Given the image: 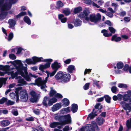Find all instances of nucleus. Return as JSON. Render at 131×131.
Listing matches in <instances>:
<instances>
[{"label": "nucleus", "mask_w": 131, "mask_h": 131, "mask_svg": "<svg viewBox=\"0 0 131 131\" xmlns=\"http://www.w3.org/2000/svg\"><path fill=\"white\" fill-rule=\"evenodd\" d=\"M88 129V131H95L94 126L91 124H89L87 126L82 127L79 131H85V129Z\"/></svg>", "instance_id": "nucleus-9"}, {"label": "nucleus", "mask_w": 131, "mask_h": 131, "mask_svg": "<svg viewBox=\"0 0 131 131\" xmlns=\"http://www.w3.org/2000/svg\"><path fill=\"white\" fill-rule=\"evenodd\" d=\"M33 112L37 115H39L40 114V111L38 109L34 110L33 111Z\"/></svg>", "instance_id": "nucleus-61"}, {"label": "nucleus", "mask_w": 131, "mask_h": 131, "mask_svg": "<svg viewBox=\"0 0 131 131\" xmlns=\"http://www.w3.org/2000/svg\"><path fill=\"white\" fill-rule=\"evenodd\" d=\"M116 67L118 69H122L124 67V64L122 62H119L116 64Z\"/></svg>", "instance_id": "nucleus-38"}, {"label": "nucleus", "mask_w": 131, "mask_h": 131, "mask_svg": "<svg viewBox=\"0 0 131 131\" xmlns=\"http://www.w3.org/2000/svg\"><path fill=\"white\" fill-rule=\"evenodd\" d=\"M55 96L57 98H61L63 97L62 95L61 94L57 93L55 95Z\"/></svg>", "instance_id": "nucleus-64"}, {"label": "nucleus", "mask_w": 131, "mask_h": 131, "mask_svg": "<svg viewBox=\"0 0 131 131\" xmlns=\"http://www.w3.org/2000/svg\"><path fill=\"white\" fill-rule=\"evenodd\" d=\"M61 103H57L51 107L52 111L54 112L60 109L62 107Z\"/></svg>", "instance_id": "nucleus-13"}, {"label": "nucleus", "mask_w": 131, "mask_h": 131, "mask_svg": "<svg viewBox=\"0 0 131 131\" xmlns=\"http://www.w3.org/2000/svg\"><path fill=\"white\" fill-rule=\"evenodd\" d=\"M82 22L79 19H76L74 21L73 23L75 26H80L81 25Z\"/></svg>", "instance_id": "nucleus-26"}, {"label": "nucleus", "mask_w": 131, "mask_h": 131, "mask_svg": "<svg viewBox=\"0 0 131 131\" xmlns=\"http://www.w3.org/2000/svg\"><path fill=\"white\" fill-rule=\"evenodd\" d=\"M70 107L69 106L66 108H63L60 111L61 113L62 112V111H63L66 112L67 113H69L70 111Z\"/></svg>", "instance_id": "nucleus-53"}, {"label": "nucleus", "mask_w": 131, "mask_h": 131, "mask_svg": "<svg viewBox=\"0 0 131 131\" xmlns=\"http://www.w3.org/2000/svg\"><path fill=\"white\" fill-rule=\"evenodd\" d=\"M64 120L62 123L63 125H65L71 123V117L70 114L64 115Z\"/></svg>", "instance_id": "nucleus-8"}, {"label": "nucleus", "mask_w": 131, "mask_h": 131, "mask_svg": "<svg viewBox=\"0 0 131 131\" xmlns=\"http://www.w3.org/2000/svg\"><path fill=\"white\" fill-rule=\"evenodd\" d=\"M126 125L127 128H131V118H129V119L126 122Z\"/></svg>", "instance_id": "nucleus-45"}, {"label": "nucleus", "mask_w": 131, "mask_h": 131, "mask_svg": "<svg viewBox=\"0 0 131 131\" xmlns=\"http://www.w3.org/2000/svg\"><path fill=\"white\" fill-rule=\"evenodd\" d=\"M90 13L89 10L87 9H85L83 10V13H81L79 15L78 17L81 19L85 18L86 20L89 19L88 15Z\"/></svg>", "instance_id": "nucleus-6"}, {"label": "nucleus", "mask_w": 131, "mask_h": 131, "mask_svg": "<svg viewBox=\"0 0 131 131\" xmlns=\"http://www.w3.org/2000/svg\"><path fill=\"white\" fill-rule=\"evenodd\" d=\"M92 81V85L94 87H95V85L98 88H100L101 87L100 86L99 84V81L94 80H93Z\"/></svg>", "instance_id": "nucleus-36"}, {"label": "nucleus", "mask_w": 131, "mask_h": 131, "mask_svg": "<svg viewBox=\"0 0 131 131\" xmlns=\"http://www.w3.org/2000/svg\"><path fill=\"white\" fill-rule=\"evenodd\" d=\"M12 5L9 3H5L1 7V10L5 11L9 10L11 8Z\"/></svg>", "instance_id": "nucleus-12"}, {"label": "nucleus", "mask_w": 131, "mask_h": 131, "mask_svg": "<svg viewBox=\"0 0 131 131\" xmlns=\"http://www.w3.org/2000/svg\"><path fill=\"white\" fill-rule=\"evenodd\" d=\"M105 14L106 15L110 18L112 17L113 16V15L112 13L110 12H107Z\"/></svg>", "instance_id": "nucleus-60"}, {"label": "nucleus", "mask_w": 131, "mask_h": 131, "mask_svg": "<svg viewBox=\"0 0 131 131\" xmlns=\"http://www.w3.org/2000/svg\"><path fill=\"white\" fill-rule=\"evenodd\" d=\"M82 10V7H81L79 6L74 8V12L75 14H77L80 12Z\"/></svg>", "instance_id": "nucleus-37"}, {"label": "nucleus", "mask_w": 131, "mask_h": 131, "mask_svg": "<svg viewBox=\"0 0 131 131\" xmlns=\"http://www.w3.org/2000/svg\"><path fill=\"white\" fill-rule=\"evenodd\" d=\"M26 14L27 13L26 12H21L19 13L18 15L16 16V18H19L22 16L26 15Z\"/></svg>", "instance_id": "nucleus-44"}, {"label": "nucleus", "mask_w": 131, "mask_h": 131, "mask_svg": "<svg viewBox=\"0 0 131 131\" xmlns=\"http://www.w3.org/2000/svg\"><path fill=\"white\" fill-rule=\"evenodd\" d=\"M62 106L64 107H67L68 106L70 103V102L69 100L67 98H64L62 100Z\"/></svg>", "instance_id": "nucleus-18"}, {"label": "nucleus", "mask_w": 131, "mask_h": 131, "mask_svg": "<svg viewBox=\"0 0 131 131\" xmlns=\"http://www.w3.org/2000/svg\"><path fill=\"white\" fill-rule=\"evenodd\" d=\"M117 88L115 86H113L111 88L112 92L114 93H116L117 91Z\"/></svg>", "instance_id": "nucleus-56"}, {"label": "nucleus", "mask_w": 131, "mask_h": 131, "mask_svg": "<svg viewBox=\"0 0 131 131\" xmlns=\"http://www.w3.org/2000/svg\"><path fill=\"white\" fill-rule=\"evenodd\" d=\"M48 68L45 64L40 65L39 67V69L42 72H45L44 70L45 69Z\"/></svg>", "instance_id": "nucleus-41"}, {"label": "nucleus", "mask_w": 131, "mask_h": 131, "mask_svg": "<svg viewBox=\"0 0 131 131\" xmlns=\"http://www.w3.org/2000/svg\"><path fill=\"white\" fill-rule=\"evenodd\" d=\"M9 58L12 60H15L16 59V57L14 54L11 53L9 54Z\"/></svg>", "instance_id": "nucleus-50"}, {"label": "nucleus", "mask_w": 131, "mask_h": 131, "mask_svg": "<svg viewBox=\"0 0 131 131\" xmlns=\"http://www.w3.org/2000/svg\"><path fill=\"white\" fill-rule=\"evenodd\" d=\"M14 37L13 33L12 32H10L8 35V41H10Z\"/></svg>", "instance_id": "nucleus-48"}, {"label": "nucleus", "mask_w": 131, "mask_h": 131, "mask_svg": "<svg viewBox=\"0 0 131 131\" xmlns=\"http://www.w3.org/2000/svg\"><path fill=\"white\" fill-rule=\"evenodd\" d=\"M50 89L51 90L49 92V96L52 97L56 93V92L55 90L53 89L52 87H51Z\"/></svg>", "instance_id": "nucleus-43"}, {"label": "nucleus", "mask_w": 131, "mask_h": 131, "mask_svg": "<svg viewBox=\"0 0 131 131\" xmlns=\"http://www.w3.org/2000/svg\"><path fill=\"white\" fill-rule=\"evenodd\" d=\"M96 122L99 125H102L105 121V119L101 117H98L96 119Z\"/></svg>", "instance_id": "nucleus-28"}, {"label": "nucleus", "mask_w": 131, "mask_h": 131, "mask_svg": "<svg viewBox=\"0 0 131 131\" xmlns=\"http://www.w3.org/2000/svg\"><path fill=\"white\" fill-rule=\"evenodd\" d=\"M108 29L112 34L115 33L116 31V30L112 27H109Z\"/></svg>", "instance_id": "nucleus-49"}, {"label": "nucleus", "mask_w": 131, "mask_h": 131, "mask_svg": "<svg viewBox=\"0 0 131 131\" xmlns=\"http://www.w3.org/2000/svg\"><path fill=\"white\" fill-rule=\"evenodd\" d=\"M107 32V30L106 29H103L101 31L102 33L103 34V36L105 37H109L112 36V34L108 33Z\"/></svg>", "instance_id": "nucleus-29"}, {"label": "nucleus", "mask_w": 131, "mask_h": 131, "mask_svg": "<svg viewBox=\"0 0 131 131\" xmlns=\"http://www.w3.org/2000/svg\"><path fill=\"white\" fill-rule=\"evenodd\" d=\"M95 109L93 108L91 113H90L88 115L87 119H88L89 117L90 119H93L99 113H98L97 111H95Z\"/></svg>", "instance_id": "nucleus-11"}, {"label": "nucleus", "mask_w": 131, "mask_h": 131, "mask_svg": "<svg viewBox=\"0 0 131 131\" xmlns=\"http://www.w3.org/2000/svg\"><path fill=\"white\" fill-rule=\"evenodd\" d=\"M15 63H16V66H15L17 70V71L24 70L25 72L27 71V68L26 67L23 66V64L21 61L19 60H16Z\"/></svg>", "instance_id": "nucleus-4"}, {"label": "nucleus", "mask_w": 131, "mask_h": 131, "mask_svg": "<svg viewBox=\"0 0 131 131\" xmlns=\"http://www.w3.org/2000/svg\"><path fill=\"white\" fill-rule=\"evenodd\" d=\"M78 109V106L77 104L73 103L72 105L71 110L73 113L76 112L77 111Z\"/></svg>", "instance_id": "nucleus-22"}, {"label": "nucleus", "mask_w": 131, "mask_h": 131, "mask_svg": "<svg viewBox=\"0 0 131 131\" xmlns=\"http://www.w3.org/2000/svg\"><path fill=\"white\" fill-rule=\"evenodd\" d=\"M10 124L9 121L8 120H4L0 122V125L2 127H5Z\"/></svg>", "instance_id": "nucleus-17"}, {"label": "nucleus", "mask_w": 131, "mask_h": 131, "mask_svg": "<svg viewBox=\"0 0 131 131\" xmlns=\"http://www.w3.org/2000/svg\"><path fill=\"white\" fill-rule=\"evenodd\" d=\"M10 66L8 65L4 66V71H7L10 70Z\"/></svg>", "instance_id": "nucleus-55"}, {"label": "nucleus", "mask_w": 131, "mask_h": 131, "mask_svg": "<svg viewBox=\"0 0 131 131\" xmlns=\"http://www.w3.org/2000/svg\"><path fill=\"white\" fill-rule=\"evenodd\" d=\"M20 100L22 101L26 102L28 100V94L26 90H23L19 93Z\"/></svg>", "instance_id": "nucleus-5"}, {"label": "nucleus", "mask_w": 131, "mask_h": 131, "mask_svg": "<svg viewBox=\"0 0 131 131\" xmlns=\"http://www.w3.org/2000/svg\"><path fill=\"white\" fill-rule=\"evenodd\" d=\"M30 94L32 97L37 96L36 92L34 91H31L30 93Z\"/></svg>", "instance_id": "nucleus-63"}, {"label": "nucleus", "mask_w": 131, "mask_h": 131, "mask_svg": "<svg viewBox=\"0 0 131 131\" xmlns=\"http://www.w3.org/2000/svg\"><path fill=\"white\" fill-rule=\"evenodd\" d=\"M18 82L19 83H20L21 84H18V85L21 86L23 85H26L27 83V82L24 81V80L23 79H19L18 80Z\"/></svg>", "instance_id": "nucleus-33"}, {"label": "nucleus", "mask_w": 131, "mask_h": 131, "mask_svg": "<svg viewBox=\"0 0 131 131\" xmlns=\"http://www.w3.org/2000/svg\"><path fill=\"white\" fill-rule=\"evenodd\" d=\"M15 102L14 101H12L10 100H8L6 102V104L8 105H12L14 104Z\"/></svg>", "instance_id": "nucleus-54"}, {"label": "nucleus", "mask_w": 131, "mask_h": 131, "mask_svg": "<svg viewBox=\"0 0 131 131\" xmlns=\"http://www.w3.org/2000/svg\"><path fill=\"white\" fill-rule=\"evenodd\" d=\"M90 85V83H88L85 84L84 86V89L85 90H87L88 89Z\"/></svg>", "instance_id": "nucleus-62"}, {"label": "nucleus", "mask_w": 131, "mask_h": 131, "mask_svg": "<svg viewBox=\"0 0 131 131\" xmlns=\"http://www.w3.org/2000/svg\"><path fill=\"white\" fill-rule=\"evenodd\" d=\"M101 19V15L99 13L97 14L96 15L95 14H92L90 15L89 19L86 21H88L90 20L91 22L96 23L97 22L100 21Z\"/></svg>", "instance_id": "nucleus-2"}, {"label": "nucleus", "mask_w": 131, "mask_h": 131, "mask_svg": "<svg viewBox=\"0 0 131 131\" xmlns=\"http://www.w3.org/2000/svg\"><path fill=\"white\" fill-rule=\"evenodd\" d=\"M18 0H9V3L11 5L12 4H15L17 3Z\"/></svg>", "instance_id": "nucleus-58"}, {"label": "nucleus", "mask_w": 131, "mask_h": 131, "mask_svg": "<svg viewBox=\"0 0 131 131\" xmlns=\"http://www.w3.org/2000/svg\"><path fill=\"white\" fill-rule=\"evenodd\" d=\"M54 119L56 120H58L59 123H62L64 120V116H56L54 117Z\"/></svg>", "instance_id": "nucleus-24"}, {"label": "nucleus", "mask_w": 131, "mask_h": 131, "mask_svg": "<svg viewBox=\"0 0 131 131\" xmlns=\"http://www.w3.org/2000/svg\"><path fill=\"white\" fill-rule=\"evenodd\" d=\"M38 100V96L32 97L30 98V101L32 103L37 102Z\"/></svg>", "instance_id": "nucleus-39"}, {"label": "nucleus", "mask_w": 131, "mask_h": 131, "mask_svg": "<svg viewBox=\"0 0 131 131\" xmlns=\"http://www.w3.org/2000/svg\"><path fill=\"white\" fill-rule=\"evenodd\" d=\"M61 67V66L58 65V63L55 61L51 65V67L52 70L57 71L58 69Z\"/></svg>", "instance_id": "nucleus-10"}, {"label": "nucleus", "mask_w": 131, "mask_h": 131, "mask_svg": "<svg viewBox=\"0 0 131 131\" xmlns=\"http://www.w3.org/2000/svg\"><path fill=\"white\" fill-rule=\"evenodd\" d=\"M71 75L69 73H64L61 81L62 83H65L69 82L71 79Z\"/></svg>", "instance_id": "nucleus-7"}, {"label": "nucleus", "mask_w": 131, "mask_h": 131, "mask_svg": "<svg viewBox=\"0 0 131 131\" xmlns=\"http://www.w3.org/2000/svg\"><path fill=\"white\" fill-rule=\"evenodd\" d=\"M104 98H105V100L106 102L108 103H110L111 98L108 95H105L104 96Z\"/></svg>", "instance_id": "nucleus-40"}, {"label": "nucleus", "mask_w": 131, "mask_h": 131, "mask_svg": "<svg viewBox=\"0 0 131 131\" xmlns=\"http://www.w3.org/2000/svg\"><path fill=\"white\" fill-rule=\"evenodd\" d=\"M22 89V87H18V88H16L15 89V92L16 94H19V91L21 90Z\"/></svg>", "instance_id": "nucleus-59"}, {"label": "nucleus", "mask_w": 131, "mask_h": 131, "mask_svg": "<svg viewBox=\"0 0 131 131\" xmlns=\"http://www.w3.org/2000/svg\"><path fill=\"white\" fill-rule=\"evenodd\" d=\"M9 27L11 28L14 26L16 23L15 20L12 19H10L9 20Z\"/></svg>", "instance_id": "nucleus-30"}, {"label": "nucleus", "mask_w": 131, "mask_h": 131, "mask_svg": "<svg viewBox=\"0 0 131 131\" xmlns=\"http://www.w3.org/2000/svg\"><path fill=\"white\" fill-rule=\"evenodd\" d=\"M9 73L11 75L12 79H14L15 78H16L18 75V72L17 71H16L15 73H14L13 71L10 72Z\"/></svg>", "instance_id": "nucleus-34"}, {"label": "nucleus", "mask_w": 131, "mask_h": 131, "mask_svg": "<svg viewBox=\"0 0 131 131\" xmlns=\"http://www.w3.org/2000/svg\"><path fill=\"white\" fill-rule=\"evenodd\" d=\"M118 87L120 88H126L127 87V84L123 83H119L118 84Z\"/></svg>", "instance_id": "nucleus-51"}, {"label": "nucleus", "mask_w": 131, "mask_h": 131, "mask_svg": "<svg viewBox=\"0 0 131 131\" xmlns=\"http://www.w3.org/2000/svg\"><path fill=\"white\" fill-rule=\"evenodd\" d=\"M7 79L5 78H0V81L4 84H6Z\"/></svg>", "instance_id": "nucleus-57"}, {"label": "nucleus", "mask_w": 131, "mask_h": 131, "mask_svg": "<svg viewBox=\"0 0 131 131\" xmlns=\"http://www.w3.org/2000/svg\"><path fill=\"white\" fill-rule=\"evenodd\" d=\"M23 20L24 22L28 25H30L31 24V21L29 17L27 16H25Z\"/></svg>", "instance_id": "nucleus-35"}, {"label": "nucleus", "mask_w": 131, "mask_h": 131, "mask_svg": "<svg viewBox=\"0 0 131 131\" xmlns=\"http://www.w3.org/2000/svg\"><path fill=\"white\" fill-rule=\"evenodd\" d=\"M57 6H55V10L59 9L60 8L63 7L64 5L61 1H58L57 3Z\"/></svg>", "instance_id": "nucleus-25"}, {"label": "nucleus", "mask_w": 131, "mask_h": 131, "mask_svg": "<svg viewBox=\"0 0 131 131\" xmlns=\"http://www.w3.org/2000/svg\"><path fill=\"white\" fill-rule=\"evenodd\" d=\"M75 69V67L73 65H70L68 66L67 68L68 72L70 73H72L73 71Z\"/></svg>", "instance_id": "nucleus-31"}, {"label": "nucleus", "mask_w": 131, "mask_h": 131, "mask_svg": "<svg viewBox=\"0 0 131 131\" xmlns=\"http://www.w3.org/2000/svg\"><path fill=\"white\" fill-rule=\"evenodd\" d=\"M42 79L41 77H39L36 79L35 80V82L36 84L38 86L40 85L42 81Z\"/></svg>", "instance_id": "nucleus-46"}, {"label": "nucleus", "mask_w": 131, "mask_h": 131, "mask_svg": "<svg viewBox=\"0 0 131 131\" xmlns=\"http://www.w3.org/2000/svg\"><path fill=\"white\" fill-rule=\"evenodd\" d=\"M127 94L124 95L123 100L125 101H128L130 98L131 97V90L127 91Z\"/></svg>", "instance_id": "nucleus-15"}, {"label": "nucleus", "mask_w": 131, "mask_h": 131, "mask_svg": "<svg viewBox=\"0 0 131 131\" xmlns=\"http://www.w3.org/2000/svg\"><path fill=\"white\" fill-rule=\"evenodd\" d=\"M53 61V60L51 59H45L43 60H41V62H46V63L45 64L48 68L50 67V64L51 62Z\"/></svg>", "instance_id": "nucleus-19"}, {"label": "nucleus", "mask_w": 131, "mask_h": 131, "mask_svg": "<svg viewBox=\"0 0 131 131\" xmlns=\"http://www.w3.org/2000/svg\"><path fill=\"white\" fill-rule=\"evenodd\" d=\"M25 76L24 77V78L27 81H30L31 80L30 78L29 75H28V73L27 71L25 72Z\"/></svg>", "instance_id": "nucleus-42"}, {"label": "nucleus", "mask_w": 131, "mask_h": 131, "mask_svg": "<svg viewBox=\"0 0 131 131\" xmlns=\"http://www.w3.org/2000/svg\"><path fill=\"white\" fill-rule=\"evenodd\" d=\"M121 38L120 37H117L116 34L114 35L112 37L111 40L112 41L118 42L121 40Z\"/></svg>", "instance_id": "nucleus-20"}, {"label": "nucleus", "mask_w": 131, "mask_h": 131, "mask_svg": "<svg viewBox=\"0 0 131 131\" xmlns=\"http://www.w3.org/2000/svg\"><path fill=\"white\" fill-rule=\"evenodd\" d=\"M95 109H97L96 111H97L98 113H100L102 112L101 109L103 108L102 105H101L100 103H97L94 106Z\"/></svg>", "instance_id": "nucleus-16"}, {"label": "nucleus", "mask_w": 131, "mask_h": 131, "mask_svg": "<svg viewBox=\"0 0 131 131\" xmlns=\"http://www.w3.org/2000/svg\"><path fill=\"white\" fill-rule=\"evenodd\" d=\"M129 67L128 64H125L124 66L123 70L127 72L128 70H129Z\"/></svg>", "instance_id": "nucleus-52"}, {"label": "nucleus", "mask_w": 131, "mask_h": 131, "mask_svg": "<svg viewBox=\"0 0 131 131\" xmlns=\"http://www.w3.org/2000/svg\"><path fill=\"white\" fill-rule=\"evenodd\" d=\"M8 13L7 11L2 10H1V13L0 14V19H5Z\"/></svg>", "instance_id": "nucleus-21"}, {"label": "nucleus", "mask_w": 131, "mask_h": 131, "mask_svg": "<svg viewBox=\"0 0 131 131\" xmlns=\"http://www.w3.org/2000/svg\"><path fill=\"white\" fill-rule=\"evenodd\" d=\"M123 107L125 110L127 111L128 110L129 112H130L131 111V104L130 102L126 103Z\"/></svg>", "instance_id": "nucleus-23"}, {"label": "nucleus", "mask_w": 131, "mask_h": 131, "mask_svg": "<svg viewBox=\"0 0 131 131\" xmlns=\"http://www.w3.org/2000/svg\"><path fill=\"white\" fill-rule=\"evenodd\" d=\"M62 123H59L58 122H53L51 123L49 125L50 127L51 128H54L57 127V126L59 125H62Z\"/></svg>", "instance_id": "nucleus-27"}, {"label": "nucleus", "mask_w": 131, "mask_h": 131, "mask_svg": "<svg viewBox=\"0 0 131 131\" xmlns=\"http://www.w3.org/2000/svg\"><path fill=\"white\" fill-rule=\"evenodd\" d=\"M32 61L30 59H26V62L28 65L31 64H35L37 62L41 61V59H43L42 57H38L36 56L32 57Z\"/></svg>", "instance_id": "nucleus-3"}, {"label": "nucleus", "mask_w": 131, "mask_h": 131, "mask_svg": "<svg viewBox=\"0 0 131 131\" xmlns=\"http://www.w3.org/2000/svg\"><path fill=\"white\" fill-rule=\"evenodd\" d=\"M62 13L66 16H68L70 14V9L68 8H66L65 9L62 10Z\"/></svg>", "instance_id": "nucleus-32"}, {"label": "nucleus", "mask_w": 131, "mask_h": 131, "mask_svg": "<svg viewBox=\"0 0 131 131\" xmlns=\"http://www.w3.org/2000/svg\"><path fill=\"white\" fill-rule=\"evenodd\" d=\"M49 98L48 97L45 96L42 102L43 105L46 108L52 105L53 103L57 101V99L55 97H53L49 100Z\"/></svg>", "instance_id": "nucleus-1"}, {"label": "nucleus", "mask_w": 131, "mask_h": 131, "mask_svg": "<svg viewBox=\"0 0 131 131\" xmlns=\"http://www.w3.org/2000/svg\"><path fill=\"white\" fill-rule=\"evenodd\" d=\"M64 73L62 71L58 72L54 77L56 80L58 81L60 80L61 81Z\"/></svg>", "instance_id": "nucleus-14"}, {"label": "nucleus", "mask_w": 131, "mask_h": 131, "mask_svg": "<svg viewBox=\"0 0 131 131\" xmlns=\"http://www.w3.org/2000/svg\"><path fill=\"white\" fill-rule=\"evenodd\" d=\"M7 100V98L5 97H3L2 99H0V104H3L5 102H6Z\"/></svg>", "instance_id": "nucleus-47"}]
</instances>
